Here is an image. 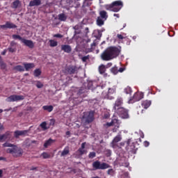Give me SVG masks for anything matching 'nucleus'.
Masks as SVG:
<instances>
[{"label": "nucleus", "mask_w": 178, "mask_h": 178, "mask_svg": "<svg viewBox=\"0 0 178 178\" xmlns=\"http://www.w3.org/2000/svg\"><path fill=\"white\" fill-rule=\"evenodd\" d=\"M54 143H55V140L52 138H49V140L45 141L44 144V148H48V147H49L50 145H52V144H54Z\"/></svg>", "instance_id": "obj_21"}, {"label": "nucleus", "mask_w": 178, "mask_h": 178, "mask_svg": "<svg viewBox=\"0 0 178 178\" xmlns=\"http://www.w3.org/2000/svg\"><path fill=\"white\" fill-rule=\"evenodd\" d=\"M0 27L1 29H16L17 26L15 24L7 22L6 24L1 25Z\"/></svg>", "instance_id": "obj_14"}, {"label": "nucleus", "mask_w": 178, "mask_h": 178, "mask_svg": "<svg viewBox=\"0 0 178 178\" xmlns=\"http://www.w3.org/2000/svg\"><path fill=\"white\" fill-rule=\"evenodd\" d=\"M106 21V19H104V18H101L100 17H98L97 19V26L101 27V26H104Z\"/></svg>", "instance_id": "obj_22"}, {"label": "nucleus", "mask_w": 178, "mask_h": 178, "mask_svg": "<svg viewBox=\"0 0 178 178\" xmlns=\"http://www.w3.org/2000/svg\"><path fill=\"white\" fill-rule=\"evenodd\" d=\"M123 178H129V173L127 172H124L122 175Z\"/></svg>", "instance_id": "obj_45"}, {"label": "nucleus", "mask_w": 178, "mask_h": 178, "mask_svg": "<svg viewBox=\"0 0 178 178\" xmlns=\"http://www.w3.org/2000/svg\"><path fill=\"white\" fill-rule=\"evenodd\" d=\"M27 133H29V131H27V130L15 131L14 132V137H15V138H19V137H20V136H26V134H27Z\"/></svg>", "instance_id": "obj_13"}, {"label": "nucleus", "mask_w": 178, "mask_h": 178, "mask_svg": "<svg viewBox=\"0 0 178 178\" xmlns=\"http://www.w3.org/2000/svg\"><path fill=\"white\" fill-rule=\"evenodd\" d=\"M20 3V2L19 1H15L13 3V8H14V9H16L17 8V6H19V4Z\"/></svg>", "instance_id": "obj_37"}, {"label": "nucleus", "mask_w": 178, "mask_h": 178, "mask_svg": "<svg viewBox=\"0 0 178 178\" xmlns=\"http://www.w3.org/2000/svg\"><path fill=\"white\" fill-rule=\"evenodd\" d=\"M6 138H8V135L6 134L0 135V141H3L6 140Z\"/></svg>", "instance_id": "obj_41"}, {"label": "nucleus", "mask_w": 178, "mask_h": 178, "mask_svg": "<svg viewBox=\"0 0 178 178\" xmlns=\"http://www.w3.org/2000/svg\"><path fill=\"white\" fill-rule=\"evenodd\" d=\"M24 69L26 72H29V70H31V69H33V67H35V65L34 63H24Z\"/></svg>", "instance_id": "obj_19"}, {"label": "nucleus", "mask_w": 178, "mask_h": 178, "mask_svg": "<svg viewBox=\"0 0 178 178\" xmlns=\"http://www.w3.org/2000/svg\"><path fill=\"white\" fill-rule=\"evenodd\" d=\"M124 92L125 94H130L131 92V88L127 86L124 88Z\"/></svg>", "instance_id": "obj_39"}, {"label": "nucleus", "mask_w": 178, "mask_h": 178, "mask_svg": "<svg viewBox=\"0 0 178 178\" xmlns=\"http://www.w3.org/2000/svg\"><path fill=\"white\" fill-rule=\"evenodd\" d=\"M5 159V158L3 157H0V161H3Z\"/></svg>", "instance_id": "obj_63"}, {"label": "nucleus", "mask_w": 178, "mask_h": 178, "mask_svg": "<svg viewBox=\"0 0 178 178\" xmlns=\"http://www.w3.org/2000/svg\"><path fill=\"white\" fill-rule=\"evenodd\" d=\"M10 45L11 47H13L14 45H16V43L15 42H11Z\"/></svg>", "instance_id": "obj_55"}, {"label": "nucleus", "mask_w": 178, "mask_h": 178, "mask_svg": "<svg viewBox=\"0 0 178 178\" xmlns=\"http://www.w3.org/2000/svg\"><path fill=\"white\" fill-rule=\"evenodd\" d=\"M106 10H111V12H119L120 9L123 8V2L122 1H115L111 4H107L104 6Z\"/></svg>", "instance_id": "obj_3"}, {"label": "nucleus", "mask_w": 178, "mask_h": 178, "mask_svg": "<svg viewBox=\"0 0 178 178\" xmlns=\"http://www.w3.org/2000/svg\"><path fill=\"white\" fill-rule=\"evenodd\" d=\"M79 69L76 66H69L66 68V72L68 74H74V73H77Z\"/></svg>", "instance_id": "obj_12"}, {"label": "nucleus", "mask_w": 178, "mask_h": 178, "mask_svg": "<svg viewBox=\"0 0 178 178\" xmlns=\"http://www.w3.org/2000/svg\"><path fill=\"white\" fill-rule=\"evenodd\" d=\"M15 145L13 144L6 143L3 145V147H14Z\"/></svg>", "instance_id": "obj_43"}, {"label": "nucleus", "mask_w": 178, "mask_h": 178, "mask_svg": "<svg viewBox=\"0 0 178 178\" xmlns=\"http://www.w3.org/2000/svg\"><path fill=\"white\" fill-rule=\"evenodd\" d=\"M78 152L79 155H84V154L87 153V150L86 149V143L81 144V147L78 149Z\"/></svg>", "instance_id": "obj_16"}, {"label": "nucleus", "mask_w": 178, "mask_h": 178, "mask_svg": "<svg viewBox=\"0 0 178 178\" xmlns=\"http://www.w3.org/2000/svg\"><path fill=\"white\" fill-rule=\"evenodd\" d=\"M99 17L104 19V20H106V19H108V13L105 10H102L99 12Z\"/></svg>", "instance_id": "obj_23"}, {"label": "nucleus", "mask_w": 178, "mask_h": 178, "mask_svg": "<svg viewBox=\"0 0 178 178\" xmlns=\"http://www.w3.org/2000/svg\"><path fill=\"white\" fill-rule=\"evenodd\" d=\"M124 70H126V68H124V67H120L119 70H118V72H120V73H123V71Z\"/></svg>", "instance_id": "obj_49"}, {"label": "nucleus", "mask_w": 178, "mask_h": 178, "mask_svg": "<svg viewBox=\"0 0 178 178\" xmlns=\"http://www.w3.org/2000/svg\"><path fill=\"white\" fill-rule=\"evenodd\" d=\"M13 38L14 40H19V41H21L22 42H23V40H24V38H22L19 35H13Z\"/></svg>", "instance_id": "obj_32"}, {"label": "nucleus", "mask_w": 178, "mask_h": 178, "mask_svg": "<svg viewBox=\"0 0 178 178\" xmlns=\"http://www.w3.org/2000/svg\"><path fill=\"white\" fill-rule=\"evenodd\" d=\"M104 118L108 119V118H109V114H104Z\"/></svg>", "instance_id": "obj_56"}, {"label": "nucleus", "mask_w": 178, "mask_h": 178, "mask_svg": "<svg viewBox=\"0 0 178 178\" xmlns=\"http://www.w3.org/2000/svg\"><path fill=\"white\" fill-rule=\"evenodd\" d=\"M14 70H17V72H24V67L22 65H17L14 67Z\"/></svg>", "instance_id": "obj_27"}, {"label": "nucleus", "mask_w": 178, "mask_h": 178, "mask_svg": "<svg viewBox=\"0 0 178 178\" xmlns=\"http://www.w3.org/2000/svg\"><path fill=\"white\" fill-rule=\"evenodd\" d=\"M61 49L62 51H64V52H66L67 54H70L72 52V47L68 44H63L61 45Z\"/></svg>", "instance_id": "obj_17"}, {"label": "nucleus", "mask_w": 178, "mask_h": 178, "mask_svg": "<svg viewBox=\"0 0 178 178\" xmlns=\"http://www.w3.org/2000/svg\"><path fill=\"white\" fill-rule=\"evenodd\" d=\"M58 20H60V22H66V20H67V15H66L65 13L59 14Z\"/></svg>", "instance_id": "obj_24"}, {"label": "nucleus", "mask_w": 178, "mask_h": 178, "mask_svg": "<svg viewBox=\"0 0 178 178\" xmlns=\"http://www.w3.org/2000/svg\"><path fill=\"white\" fill-rule=\"evenodd\" d=\"M35 86L38 88H42L44 87V84L39 81H36Z\"/></svg>", "instance_id": "obj_35"}, {"label": "nucleus", "mask_w": 178, "mask_h": 178, "mask_svg": "<svg viewBox=\"0 0 178 178\" xmlns=\"http://www.w3.org/2000/svg\"><path fill=\"white\" fill-rule=\"evenodd\" d=\"M122 166H124L125 168H128L129 167V163H124V164H122Z\"/></svg>", "instance_id": "obj_54"}, {"label": "nucleus", "mask_w": 178, "mask_h": 178, "mask_svg": "<svg viewBox=\"0 0 178 178\" xmlns=\"http://www.w3.org/2000/svg\"><path fill=\"white\" fill-rule=\"evenodd\" d=\"M111 72L113 73V74H116L117 73H119V70H118L117 67H113L111 68Z\"/></svg>", "instance_id": "obj_40"}, {"label": "nucleus", "mask_w": 178, "mask_h": 178, "mask_svg": "<svg viewBox=\"0 0 178 178\" xmlns=\"http://www.w3.org/2000/svg\"><path fill=\"white\" fill-rule=\"evenodd\" d=\"M92 168H95V170H105V169L111 168V165L106 163H101L99 161H96L92 163Z\"/></svg>", "instance_id": "obj_4"}, {"label": "nucleus", "mask_w": 178, "mask_h": 178, "mask_svg": "<svg viewBox=\"0 0 178 178\" xmlns=\"http://www.w3.org/2000/svg\"><path fill=\"white\" fill-rule=\"evenodd\" d=\"M88 59V56L82 57L83 62H86Z\"/></svg>", "instance_id": "obj_47"}, {"label": "nucleus", "mask_w": 178, "mask_h": 178, "mask_svg": "<svg viewBox=\"0 0 178 178\" xmlns=\"http://www.w3.org/2000/svg\"><path fill=\"white\" fill-rule=\"evenodd\" d=\"M23 99H24V96L13 95L8 97L6 99V101L7 102H16L17 101H23Z\"/></svg>", "instance_id": "obj_9"}, {"label": "nucleus", "mask_w": 178, "mask_h": 178, "mask_svg": "<svg viewBox=\"0 0 178 178\" xmlns=\"http://www.w3.org/2000/svg\"><path fill=\"white\" fill-rule=\"evenodd\" d=\"M106 126H107L108 127H111V126H114L113 131V133H116V131H118V129L120 127V121H119L118 119H113L111 122H107L106 124Z\"/></svg>", "instance_id": "obj_8"}, {"label": "nucleus", "mask_w": 178, "mask_h": 178, "mask_svg": "<svg viewBox=\"0 0 178 178\" xmlns=\"http://www.w3.org/2000/svg\"><path fill=\"white\" fill-rule=\"evenodd\" d=\"M55 124V120L54 119L50 120V126H54Z\"/></svg>", "instance_id": "obj_48"}, {"label": "nucleus", "mask_w": 178, "mask_h": 178, "mask_svg": "<svg viewBox=\"0 0 178 178\" xmlns=\"http://www.w3.org/2000/svg\"><path fill=\"white\" fill-rule=\"evenodd\" d=\"M115 17H119V14H114Z\"/></svg>", "instance_id": "obj_61"}, {"label": "nucleus", "mask_w": 178, "mask_h": 178, "mask_svg": "<svg viewBox=\"0 0 178 178\" xmlns=\"http://www.w3.org/2000/svg\"><path fill=\"white\" fill-rule=\"evenodd\" d=\"M8 51H9V52H15V49H13L12 47H9Z\"/></svg>", "instance_id": "obj_53"}, {"label": "nucleus", "mask_w": 178, "mask_h": 178, "mask_svg": "<svg viewBox=\"0 0 178 178\" xmlns=\"http://www.w3.org/2000/svg\"><path fill=\"white\" fill-rule=\"evenodd\" d=\"M120 141H122V135L118 134L113 138V141L111 143V146L112 147V148H116L118 143H119Z\"/></svg>", "instance_id": "obj_10"}, {"label": "nucleus", "mask_w": 178, "mask_h": 178, "mask_svg": "<svg viewBox=\"0 0 178 178\" xmlns=\"http://www.w3.org/2000/svg\"><path fill=\"white\" fill-rule=\"evenodd\" d=\"M40 75H41V70H40V69L35 70V71H34V76L35 77H38Z\"/></svg>", "instance_id": "obj_33"}, {"label": "nucleus", "mask_w": 178, "mask_h": 178, "mask_svg": "<svg viewBox=\"0 0 178 178\" xmlns=\"http://www.w3.org/2000/svg\"><path fill=\"white\" fill-rule=\"evenodd\" d=\"M113 172V169H109L108 170V175H112Z\"/></svg>", "instance_id": "obj_52"}, {"label": "nucleus", "mask_w": 178, "mask_h": 178, "mask_svg": "<svg viewBox=\"0 0 178 178\" xmlns=\"http://www.w3.org/2000/svg\"><path fill=\"white\" fill-rule=\"evenodd\" d=\"M42 109L44 111H47V112H52L54 111V106H43Z\"/></svg>", "instance_id": "obj_26"}, {"label": "nucleus", "mask_w": 178, "mask_h": 178, "mask_svg": "<svg viewBox=\"0 0 178 178\" xmlns=\"http://www.w3.org/2000/svg\"><path fill=\"white\" fill-rule=\"evenodd\" d=\"M3 112V110L0 109V113H2Z\"/></svg>", "instance_id": "obj_64"}, {"label": "nucleus", "mask_w": 178, "mask_h": 178, "mask_svg": "<svg viewBox=\"0 0 178 178\" xmlns=\"http://www.w3.org/2000/svg\"><path fill=\"white\" fill-rule=\"evenodd\" d=\"M66 136H70V131H67L66 132Z\"/></svg>", "instance_id": "obj_59"}, {"label": "nucleus", "mask_w": 178, "mask_h": 178, "mask_svg": "<svg viewBox=\"0 0 178 178\" xmlns=\"http://www.w3.org/2000/svg\"><path fill=\"white\" fill-rule=\"evenodd\" d=\"M3 125H2V124L0 123V130H3Z\"/></svg>", "instance_id": "obj_58"}, {"label": "nucleus", "mask_w": 178, "mask_h": 178, "mask_svg": "<svg viewBox=\"0 0 178 178\" xmlns=\"http://www.w3.org/2000/svg\"><path fill=\"white\" fill-rule=\"evenodd\" d=\"M40 127H41V129H42V130L45 131L47 130L48 127L47 126V122H43L40 124Z\"/></svg>", "instance_id": "obj_30"}, {"label": "nucleus", "mask_w": 178, "mask_h": 178, "mask_svg": "<svg viewBox=\"0 0 178 178\" xmlns=\"http://www.w3.org/2000/svg\"><path fill=\"white\" fill-rule=\"evenodd\" d=\"M54 37L56 38H63V35H60V33H57L54 35Z\"/></svg>", "instance_id": "obj_44"}, {"label": "nucleus", "mask_w": 178, "mask_h": 178, "mask_svg": "<svg viewBox=\"0 0 178 178\" xmlns=\"http://www.w3.org/2000/svg\"><path fill=\"white\" fill-rule=\"evenodd\" d=\"M31 144H34V143H35L36 142H35V140H31Z\"/></svg>", "instance_id": "obj_62"}, {"label": "nucleus", "mask_w": 178, "mask_h": 178, "mask_svg": "<svg viewBox=\"0 0 178 178\" xmlns=\"http://www.w3.org/2000/svg\"><path fill=\"white\" fill-rule=\"evenodd\" d=\"M69 154V147H66L61 152V156H66Z\"/></svg>", "instance_id": "obj_29"}, {"label": "nucleus", "mask_w": 178, "mask_h": 178, "mask_svg": "<svg viewBox=\"0 0 178 178\" xmlns=\"http://www.w3.org/2000/svg\"><path fill=\"white\" fill-rule=\"evenodd\" d=\"M144 145H145V147H148V146L149 145V142H148V141H145V142H144Z\"/></svg>", "instance_id": "obj_50"}, {"label": "nucleus", "mask_w": 178, "mask_h": 178, "mask_svg": "<svg viewBox=\"0 0 178 178\" xmlns=\"http://www.w3.org/2000/svg\"><path fill=\"white\" fill-rule=\"evenodd\" d=\"M41 0H32L29 3V6H40Z\"/></svg>", "instance_id": "obj_20"}, {"label": "nucleus", "mask_w": 178, "mask_h": 178, "mask_svg": "<svg viewBox=\"0 0 178 178\" xmlns=\"http://www.w3.org/2000/svg\"><path fill=\"white\" fill-rule=\"evenodd\" d=\"M106 66V68L108 69V67H111L112 66V63H108Z\"/></svg>", "instance_id": "obj_51"}, {"label": "nucleus", "mask_w": 178, "mask_h": 178, "mask_svg": "<svg viewBox=\"0 0 178 178\" xmlns=\"http://www.w3.org/2000/svg\"><path fill=\"white\" fill-rule=\"evenodd\" d=\"M1 55H6V50L1 52Z\"/></svg>", "instance_id": "obj_57"}, {"label": "nucleus", "mask_w": 178, "mask_h": 178, "mask_svg": "<svg viewBox=\"0 0 178 178\" xmlns=\"http://www.w3.org/2000/svg\"><path fill=\"white\" fill-rule=\"evenodd\" d=\"M106 70V67L105 65H102L99 67V72L100 74H103L104 77L108 76V74L105 73Z\"/></svg>", "instance_id": "obj_18"}, {"label": "nucleus", "mask_w": 178, "mask_h": 178, "mask_svg": "<svg viewBox=\"0 0 178 178\" xmlns=\"http://www.w3.org/2000/svg\"><path fill=\"white\" fill-rule=\"evenodd\" d=\"M117 38H118V40H124V38H126V33H122V34H118L117 35Z\"/></svg>", "instance_id": "obj_34"}, {"label": "nucleus", "mask_w": 178, "mask_h": 178, "mask_svg": "<svg viewBox=\"0 0 178 178\" xmlns=\"http://www.w3.org/2000/svg\"><path fill=\"white\" fill-rule=\"evenodd\" d=\"M122 105H123V99L122 97H118L113 106L114 111L122 108Z\"/></svg>", "instance_id": "obj_11"}, {"label": "nucleus", "mask_w": 178, "mask_h": 178, "mask_svg": "<svg viewBox=\"0 0 178 178\" xmlns=\"http://www.w3.org/2000/svg\"><path fill=\"white\" fill-rule=\"evenodd\" d=\"M121 51L120 47H110L102 54L101 58L103 60H112L120 55Z\"/></svg>", "instance_id": "obj_1"}, {"label": "nucleus", "mask_w": 178, "mask_h": 178, "mask_svg": "<svg viewBox=\"0 0 178 178\" xmlns=\"http://www.w3.org/2000/svg\"><path fill=\"white\" fill-rule=\"evenodd\" d=\"M97 46V43L95 42H93L91 44V48L89 50V52H92L93 49H95V47Z\"/></svg>", "instance_id": "obj_42"}, {"label": "nucleus", "mask_w": 178, "mask_h": 178, "mask_svg": "<svg viewBox=\"0 0 178 178\" xmlns=\"http://www.w3.org/2000/svg\"><path fill=\"white\" fill-rule=\"evenodd\" d=\"M97 156V154L95 152H92L89 153L88 157L90 159H92L93 158H95Z\"/></svg>", "instance_id": "obj_36"}, {"label": "nucleus", "mask_w": 178, "mask_h": 178, "mask_svg": "<svg viewBox=\"0 0 178 178\" xmlns=\"http://www.w3.org/2000/svg\"><path fill=\"white\" fill-rule=\"evenodd\" d=\"M0 67L1 69H6V63L2 60V57L0 56Z\"/></svg>", "instance_id": "obj_28"}, {"label": "nucleus", "mask_w": 178, "mask_h": 178, "mask_svg": "<svg viewBox=\"0 0 178 178\" xmlns=\"http://www.w3.org/2000/svg\"><path fill=\"white\" fill-rule=\"evenodd\" d=\"M144 98V93L141 92H136L132 97H131L128 102L129 104H134L138 101H141Z\"/></svg>", "instance_id": "obj_6"}, {"label": "nucleus", "mask_w": 178, "mask_h": 178, "mask_svg": "<svg viewBox=\"0 0 178 178\" xmlns=\"http://www.w3.org/2000/svg\"><path fill=\"white\" fill-rule=\"evenodd\" d=\"M92 120H94V111H91L83 113V115L82 117V123L84 127L88 129L90 124L91 122H92Z\"/></svg>", "instance_id": "obj_2"}, {"label": "nucleus", "mask_w": 178, "mask_h": 178, "mask_svg": "<svg viewBox=\"0 0 178 178\" xmlns=\"http://www.w3.org/2000/svg\"><path fill=\"white\" fill-rule=\"evenodd\" d=\"M115 92V89L109 88L108 89V94H113Z\"/></svg>", "instance_id": "obj_46"}, {"label": "nucleus", "mask_w": 178, "mask_h": 178, "mask_svg": "<svg viewBox=\"0 0 178 178\" xmlns=\"http://www.w3.org/2000/svg\"><path fill=\"white\" fill-rule=\"evenodd\" d=\"M42 156L44 159H48V158H49V156H51L47 152H43L42 154Z\"/></svg>", "instance_id": "obj_38"}, {"label": "nucleus", "mask_w": 178, "mask_h": 178, "mask_svg": "<svg viewBox=\"0 0 178 178\" xmlns=\"http://www.w3.org/2000/svg\"><path fill=\"white\" fill-rule=\"evenodd\" d=\"M115 112H116L122 119H128L129 118V111L123 107H120V108L115 110Z\"/></svg>", "instance_id": "obj_7"}, {"label": "nucleus", "mask_w": 178, "mask_h": 178, "mask_svg": "<svg viewBox=\"0 0 178 178\" xmlns=\"http://www.w3.org/2000/svg\"><path fill=\"white\" fill-rule=\"evenodd\" d=\"M22 43L24 44V45H26V47H29V48H34V42H33V40L24 39L22 40Z\"/></svg>", "instance_id": "obj_15"}, {"label": "nucleus", "mask_w": 178, "mask_h": 178, "mask_svg": "<svg viewBox=\"0 0 178 178\" xmlns=\"http://www.w3.org/2000/svg\"><path fill=\"white\" fill-rule=\"evenodd\" d=\"M142 106L144 107L145 109H147L151 106V101L145 100L142 102Z\"/></svg>", "instance_id": "obj_25"}, {"label": "nucleus", "mask_w": 178, "mask_h": 178, "mask_svg": "<svg viewBox=\"0 0 178 178\" xmlns=\"http://www.w3.org/2000/svg\"><path fill=\"white\" fill-rule=\"evenodd\" d=\"M49 45L50 47H57L58 46V42L54 40H49Z\"/></svg>", "instance_id": "obj_31"}, {"label": "nucleus", "mask_w": 178, "mask_h": 178, "mask_svg": "<svg viewBox=\"0 0 178 178\" xmlns=\"http://www.w3.org/2000/svg\"><path fill=\"white\" fill-rule=\"evenodd\" d=\"M11 147L12 148L7 149L6 152H8V154H12V155L14 156H21L22 154H23L22 149L17 147V146L14 145Z\"/></svg>", "instance_id": "obj_5"}, {"label": "nucleus", "mask_w": 178, "mask_h": 178, "mask_svg": "<svg viewBox=\"0 0 178 178\" xmlns=\"http://www.w3.org/2000/svg\"><path fill=\"white\" fill-rule=\"evenodd\" d=\"M2 173H3L2 170H0V177H2Z\"/></svg>", "instance_id": "obj_60"}]
</instances>
